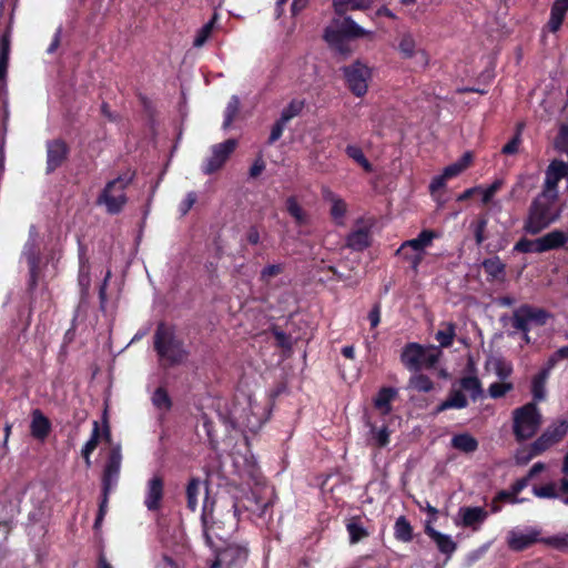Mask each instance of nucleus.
I'll return each instance as SVG.
<instances>
[{
    "label": "nucleus",
    "instance_id": "6e6d98bb",
    "mask_svg": "<svg viewBox=\"0 0 568 568\" xmlns=\"http://www.w3.org/2000/svg\"><path fill=\"white\" fill-rule=\"evenodd\" d=\"M487 224L488 220L485 216H480L476 222L473 223L474 237L477 245H481L486 240Z\"/></svg>",
    "mask_w": 568,
    "mask_h": 568
},
{
    "label": "nucleus",
    "instance_id": "a18cd8bd",
    "mask_svg": "<svg viewBox=\"0 0 568 568\" xmlns=\"http://www.w3.org/2000/svg\"><path fill=\"white\" fill-rule=\"evenodd\" d=\"M305 108V100L293 99L281 112L282 121L290 122L300 115Z\"/></svg>",
    "mask_w": 568,
    "mask_h": 568
},
{
    "label": "nucleus",
    "instance_id": "e2e57ef3",
    "mask_svg": "<svg viewBox=\"0 0 568 568\" xmlns=\"http://www.w3.org/2000/svg\"><path fill=\"white\" fill-rule=\"evenodd\" d=\"M197 201V195L194 191L189 192L184 200L179 204V212L182 216L186 215Z\"/></svg>",
    "mask_w": 568,
    "mask_h": 568
},
{
    "label": "nucleus",
    "instance_id": "49530a36",
    "mask_svg": "<svg viewBox=\"0 0 568 568\" xmlns=\"http://www.w3.org/2000/svg\"><path fill=\"white\" fill-rule=\"evenodd\" d=\"M240 99L237 95H232L227 102V105L224 111V121H223V128H229L235 118L239 114L240 111Z\"/></svg>",
    "mask_w": 568,
    "mask_h": 568
},
{
    "label": "nucleus",
    "instance_id": "58836bf2",
    "mask_svg": "<svg viewBox=\"0 0 568 568\" xmlns=\"http://www.w3.org/2000/svg\"><path fill=\"white\" fill-rule=\"evenodd\" d=\"M444 329L437 331L435 339L439 343L440 347L447 348L453 345L456 336V324L453 322L443 323Z\"/></svg>",
    "mask_w": 568,
    "mask_h": 568
},
{
    "label": "nucleus",
    "instance_id": "dca6fc26",
    "mask_svg": "<svg viewBox=\"0 0 568 568\" xmlns=\"http://www.w3.org/2000/svg\"><path fill=\"white\" fill-rule=\"evenodd\" d=\"M163 498L164 479L160 475H154L146 483L143 504L149 511L155 513L162 508Z\"/></svg>",
    "mask_w": 568,
    "mask_h": 568
},
{
    "label": "nucleus",
    "instance_id": "603ef678",
    "mask_svg": "<svg viewBox=\"0 0 568 568\" xmlns=\"http://www.w3.org/2000/svg\"><path fill=\"white\" fill-rule=\"evenodd\" d=\"M284 264L282 263L270 264L262 268L260 273V281L262 283L268 284L273 277L282 274L284 272Z\"/></svg>",
    "mask_w": 568,
    "mask_h": 568
},
{
    "label": "nucleus",
    "instance_id": "4be33fe9",
    "mask_svg": "<svg viewBox=\"0 0 568 568\" xmlns=\"http://www.w3.org/2000/svg\"><path fill=\"white\" fill-rule=\"evenodd\" d=\"M567 11L568 0H555L550 8V17L547 22V28L550 32L556 33L561 28Z\"/></svg>",
    "mask_w": 568,
    "mask_h": 568
},
{
    "label": "nucleus",
    "instance_id": "6e6552de",
    "mask_svg": "<svg viewBox=\"0 0 568 568\" xmlns=\"http://www.w3.org/2000/svg\"><path fill=\"white\" fill-rule=\"evenodd\" d=\"M439 351L428 352L418 343H407L400 354L402 364L410 372L417 373L424 367H434L439 359Z\"/></svg>",
    "mask_w": 568,
    "mask_h": 568
},
{
    "label": "nucleus",
    "instance_id": "0e129e2a",
    "mask_svg": "<svg viewBox=\"0 0 568 568\" xmlns=\"http://www.w3.org/2000/svg\"><path fill=\"white\" fill-rule=\"evenodd\" d=\"M556 148L562 152L568 154V125L562 124L559 129Z\"/></svg>",
    "mask_w": 568,
    "mask_h": 568
},
{
    "label": "nucleus",
    "instance_id": "f3484780",
    "mask_svg": "<svg viewBox=\"0 0 568 568\" xmlns=\"http://www.w3.org/2000/svg\"><path fill=\"white\" fill-rule=\"evenodd\" d=\"M568 174V164L560 160H552L546 170L544 189L550 196H557V186L561 179Z\"/></svg>",
    "mask_w": 568,
    "mask_h": 568
},
{
    "label": "nucleus",
    "instance_id": "8fccbe9b",
    "mask_svg": "<svg viewBox=\"0 0 568 568\" xmlns=\"http://www.w3.org/2000/svg\"><path fill=\"white\" fill-rule=\"evenodd\" d=\"M505 181L503 179H496L490 185H488L486 189L481 187V202L484 205H488L491 203L494 196L500 189L504 186Z\"/></svg>",
    "mask_w": 568,
    "mask_h": 568
},
{
    "label": "nucleus",
    "instance_id": "20e7f679",
    "mask_svg": "<svg viewBox=\"0 0 568 568\" xmlns=\"http://www.w3.org/2000/svg\"><path fill=\"white\" fill-rule=\"evenodd\" d=\"M211 550L213 557L206 560V568H244L250 558L246 540L223 541Z\"/></svg>",
    "mask_w": 568,
    "mask_h": 568
},
{
    "label": "nucleus",
    "instance_id": "aec40b11",
    "mask_svg": "<svg viewBox=\"0 0 568 568\" xmlns=\"http://www.w3.org/2000/svg\"><path fill=\"white\" fill-rule=\"evenodd\" d=\"M372 244V233L369 226L358 227L349 232L346 236V246L355 252H363Z\"/></svg>",
    "mask_w": 568,
    "mask_h": 568
},
{
    "label": "nucleus",
    "instance_id": "4468645a",
    "mask_svg": "<svg viewBox=\"0 0 568 568\" xmlns=\"http://www.w3.org/2000/svg\"><path fill=\"white\" fill-rule=\"evenodd\" d=\"M47 149V165L45 173L51 174L61 168L70 155V146L63 139L48 140L45 143Z\"/></svg>",
    "mask_w": 568,
    "mask_h": 568
},
{
    "label": "nucleus",
    "instance_id": "4c0bfd02",
    "mask_svg": "<svg viewBox=\"0 0 568 568\" xmlns=\"http://www.w3.org/2000/svg\"><path fill=\"white\" fill-rule=\"evenodd\" d=\"M549 377L545 372H538L531 381V394L534 402H541L546 398V383Z\"/></svg>",
    "mask_w": 568,
    "mask_h": 568
},
{
    "label": "nucleus",
    "instance_id": "393cba45",
    "mask_svg": "<svg viewBox=\"0 0 568 568\" xmlns=\"http://www.w3.org/2000/svg\"><path fill=\"white\" fill-rule=\"evenodd\" d=\"M468 406V399L462 389H452L445 400L437 407L436 413H442L447 409H463Z\"/></svg>",
    "mask_w": 568,
    "mask_h": 568
},
{
    "label": "nucleus",
    "instance_id": "6ab92c4d",
    "mask_svg": "<svg viewBox=\"0 0 568 568\" xmlns=\"http://www.w3.org/2000/svg\"><path fill=\"white\" fill-rule=\"evenodd\" d=\"M568 242V232L554 230L537 239L538 253L561 248Z\"/></svg>",
    "mask_w": 568,
    "mask_h": 568
},
{
    "label": "nucleus",
    "instance_id": "72a5a7b5",
    "mask_svg": "<svg viewBox=\"0 0 568 568\" xmlns=\"http://www.w3.org/2000/svg\"><path fill=\"white\" fill-rule=\"evenodd\" d=\"M462 390L468 392L475 402L483 396V386L477 376H464L459 379Z\"/></svg>",
    "mask_w": 568,
    "mask_h": 568
},
{
    "label": "nucleus",
    "instance_id": "1a4fd4ad",
    "mask_svg": "<svg viewBox=\"0 0 568 568\" xmlns=\"http://www.w3.org/2000/svg\"><path fill=\"white\" fill-rule=\"evenodd\" d=\"M550 317L551 314L545 308L521 304L513 312L511 326L527 335L532 326H544Z\"/></svg>",
    "mask_w": 568,
    "mask_h": 568
},
{
    "label": "nucleus",
    "instance_id": "e433bc0d",
    "mask_svg": "<svg viewBox=\"0 0 568 568\" xmlns=\"http://www.w3.org/2000/svg\"><path fill=\"white\" fill-rule=\"evenodd\" d=\"M17 526L16 515L12 513L11 505H6L2 508L1 515H0V529H2L4 535V540L9 538L11 532Z\"/></svg>",
    "mask_w": 568,
    "mask_h": 568
},
{
    "label": "nucleus",
    "instance_id": "bb28decb",
    "mask_svg": "<svg viewBox=\"0 0 568 568\" xmlns=\"http://www.w3.org/2000/svg\"><path fill=\"white\" fill-rule=\"evenodd\" d=\"M398 392L394 387H382L374 398V406L382 414L387 415L392 412V402L396 398Z\"/></svg>",
    "mask_w": 568,
    "mask_h": 568
},
{
    "label": "nucleus",
    "instance_id": "c9c22d12",
    "mask_svg": "<svg viewBox=\"0 0 568 568\" xmlns=\"http://www.w3.org/2000/svg\"><path fill=\"white\" fill-rule=\"evenodd\" d=\"M394 536L397 540L403 542H409L413 539V527L405 516H400L396 519Z\"/></svg>",
    "mask_w": 568,
    "mask_h": 568
},
{
    "label": "nucleus",
    "instance_id": "5701e85b",
    "mask_svg": "<svg viewBox=\"0 0 568 568\" xmlns=\"http://www.w3.org/2000/svg\"><path fill=\"white\" fill-rule=\"evenodd\" d=\"M437 236V233L433 230H423L417 237L405 241L397 250V253H403L407 247H410L416 252H422L428 247Z\"/></svg>",
    "mask_w": 568,
    "mask_h": 568
},
{
    "label": "nucleus",
    "instance_id": "f03ea898",
    "mask_svg": "<svg viewBox=\"0 0 568 568\" xmlns=\"http://www.w3.org/2000/svg\"><path fill=\"white\" fill-rule=\"evenodd\" d=\"M215 499L209 494V487L205 486V496L202 506L201 523L205 544L212 549L222 545L223 541L232 540L231 532L233 523L226 525L224 520L214 515Z\"/></svg>",
    "mask_w": 568,
    "mask_h": 568
},
{
    "label": "nucleus",
    "instance_id": "c756f323",
    "mask_svg": "<svg viewBox=\"0 0 568 568\" xmlns=\"http://www.w3.org/2000/svg\"><path fill=\"white\" fill-rule=\"evenodd\" d=\"M478 445V440L468 433L457 434L452 438V446L466 454L476 452Z\"/></svg>",
    "mask_w": 568,
    "mask_h": 568
},
{
    "label": "nucleus",
    "instance_id": "f8f14e48",
    "mask_svg": "<svg viewBox=\"0 0 568 568\" xmlns=\"http://www.w3.org/2000/svg\"><path fill=\"white\" fill-rule=\"evenodd\" d=\"M237 141L235 139H227L222 143L214 144L211 149L212 155L202 165V172L206 175H211L220 171L235 151Z\"/></svg>",
    "mask_w": 568,
    "mask_h": 568
},
{
    "label": "nucleus",
    "instance_id": "423d86ee",
    "mask_svg": "<svg viewBox=\"0 0 568 568\" xmlns=\"http://www.w3.org/2000/svg\"><path fill=\"white\" fill-rule=\"evenodd\" d=\"M568 433V420L558 419L551 423L542 434L532 442L527 449L517 453V463L527 464L530 459L541 455L551 446L558 444L564 439Z\"/></svg>",
    "mask_w": 568,
    "mask_h": 568
},
{
    "label": "nucleus",
    "instance_id": "412c9836",
    "mask_svg": "<svg viewBox=\"0 0 568 568\" xmlns=\"http://www.w3.org/2000/svg\"><path fill=\"white\" fill-rule=\"evenodd\" d=\"M458 515L462 518V525L464 527H471L474 530H477V526L481 525L488 514L481 507H460Z\"/></svg>",
    "mask_w": 568,
    "mask_h": 568
},
{
    "label": "nucleus",
    "instance_id": "a211bd4d",
    "mask_svg": "<svg viewBox=\"0 0 568 568\" xmlns=\"http://www.w3.org/2000/svg\"><path fill=\"white\" fill-rule=\"evenodd\" d=\"M397 50L402 59H413L416 55H420L423 64H428V54L425 50L417 48L416 41L409 32H405L400 36Z\"/></svg>",
    "mask_w": 568,
    "mask_h": 568
},
{
    "label": "nucleus",
    "instance_id": "39448f33",
    "mask_svg": "<svg viewBox=\"0 0 568 568\" xmlns=\"http://www.w3.org/2000/svg\"><path fill=\"white\" fill-rule=\"evenodd\" d=\"M135 172L130 170L109 181L97 199L99 205H104L109 214H119L128 203L126 189L133 182Z\"/></svg>",
    "mask_w": 568,
    "mask_h": 568
},
{
    "label": "nucleus",
    "instance_id": "de8ad7c7",
    "mask_svg": "<svg viewBox=\"0 0 568 568\" xmlns=\"http://www.w3.org/2000/svg\"><path fill=\"white\" fill-rule=\"evenodd\" d=\"M23 255L26 256L28 267L40 266L41 254L37 244L33 241L26 243Z\"/></svg>",
    "mask_w": 568,
    "mask_h": 568
},
{
    "label": "nucleus",
    "instance_id": "5fc2aeb1",
    "mask_svg": "<svg viewBox=\"0 0 568 568\" xmlns=\"http://www.w3.org/2000/svg\"><path fill=\"white\" fill-rule=\"evenodd\" d=\"M542 544L550 546L560 551H567L568 550V534L546 537L542 539Z\"/></svg>",
    "mask_w": 568,
    "mask_h": 568
},
{
    "label": "nucleus",
    "instance_id": "774afa93",
    "mask_svg": "<svg viewBox=\"0 0 568 568\" xmlns=\"http://www.w3.org/2000/svg\"><path fill=\"white\" fill-rule=\"evenodd\" d=\"M496 500H501V503H509V504H520L524 503V498H518L515 493H513L511 489L509 490H500L496 494Z\"/></svg>",
    "mask_w": 568,
    "mask_h": 568
},
{
    "label": "nucleus",
    "instance_id": "864d4df0",
    "mask_svg": "<svg viewBox=\"0 0 568 568\" xmlns=\"http://www.w3.org/2000/svg\"><path fill=\"white\" fill-rule=\"evenodd\" d=\"M521 126L523 124L517 125L516 133L501 149V153L505 155H513L518 152V148L521 143Z\"/></svg>",
    "mask_w": 568,
    "mask_h": 568
},
{
    "label": "nucleus",
    "instance_id": "9d476101",
    "mask_svg": "<svg viewBox=\"0 0 568 568\" xmlns=\"http://www.w3.org/2000/svg\"><path fill=\"white\" fill-rule=\"evenodd\" d=\"M342 72L348 90L355 97L362 98L367 93L372 70L366 64L356 60L352 64L343 67Z\"/></svg>",
    "mask_w": 568,
    "mask_h": 568
},
{
    "label": "nucleus",
    "instance_id": "4d7b16f0",
    "mask_svg": "<svg viewBox=\"0 0 568 568\" xmlns=\"http://www.w3.org/2000/svg\"><path fill=\"white\" fill-rule=\"evenodd\" d=\"M514 388V385L511 383H493L488 387V394L491 398H501L504 397L508 392H510Z\"/></svg>",
    "mask_w": 568,
    "mask_h": 568
},
{
    "label": "nucleus",
    "instance_id": "13d9d810",
    "mask_svg": "<svg viewBox=\"0 0 568 568\" xmlns=\"http://www.w3.org/2000/svg\"><path fill=\"white\" fill-rule=\"evenodd\" d=\"M532 493L535 496L539 498H557L558 493L556 489V485L554 483H549L542 486H534Z\"/></svg>",
    "mask_w": 568,
    "mask_h": 568
},
{
    "label": "nucleus",
    "instance_id": "bf43d9fd",
    "mask_svg": "<svg viewBox=\"0 0 568 568\" xmlns=\"http://www.w3.org/2000/svg\"><path fill=\"white\" fill-rule=\"evenodd\" d=\"M514 251L519 253H538L537 250V239L529 240L527 237H521L514 246Z\"/></svg>",
    "mask_w": 568,
    "mask_h": 568
},
{
    "label": "nucleus",
    "instance_id": "79ce46f5",
    "mask_svg": "<svg viewBox=\"0 0 568 568\" xmlns=\"http://www.w3.org/2000/svg\"><path fill=\"white\" fill-rule=\"evenodd\" d=\"M270 332L275 338V346L283 349L284 352H292L293 343L290 334L281 329L280 326L273 325L270 327Z\"/></svg>",
    "mask_w": 568,
    "mask_h": 568
},
{
    "label": "nucleus",
    "instance_id": "a19ab883",
    "mask_svg": "<svg viewBox=\"0 0 568 568\" xmlns=\"http://www.w3.org/2000/svg\"><path fill=\"white\" fill-rule=\"evenodd\" d=\"M345 153L347 154L348 158H351L358 165H361L365 172H373L372 163L367 160L363 150L359 146L349 144L346 146Z\"/></svg>",
    "mask_w": 568,
    "mask_h": 568
},
{
    "label": "nucleus",
    "instance_id": "a878e982",
    "mask_svg": "<svg viewBox=\"0 0 568 568\" xmlns=\"http://www.w3.org/2000/svg\"><path fill=\"white\" fill-rule=\"evenodd\" d=\"M426 534L435 541L440 552L450 556L456 550L457 545L450 536L442 534L430 526L426 527Z\"/></svg>",
    "mask_w": 568,
    "mask_h": 568
},
{
    "label": "nucleus",
    "instance_id": "2eb2a0df",
    "mask_svg": "<svg viewBox=\"0 0 568 568\" xmlns=\"http://www.w3.org/2000/svg\"><path fill=\"white\" fill-rule=\"evenodd\" d=\"M544 537H540V530L537 528H528L526 532L511 529L506 537L507 547L515 552L524 551L535 544H542Z\"/></svg>",
    "mask_w": 568,
    "mask_h": 568
},
{
    "label": "nucleus",
    "instance_id": "09e8293b",
    "mask_svg": "<svg viewBox=\"0 0 568 568\" xmlns=\"http://www.w3.org/2000/svg\"><path fill=\"white\" fill-rule=\"evenodd\" d=\"M323 38L324 40L327 42V44L333 49L335 50L337 53H339L343 57H347L351 54L352 50H351V47L348 45L347 43V40L348 39H345L343 37H339V41H334L332 40V38L328 36V31L327 30H324V34H323Z\"/></svg>",
    "mask_w": 568,
    "mask_h": 568
},
{
    "label": "nucleus",
    "instance_id": "ea45409f",
    "mask_svg": "<svg viewBox=\"0 0 568 568\" xmlns=\"http://www.w3.org/2000/svg\"><path fill=\"white\" fill-rule=\"evenodd\" d=\"M481 265L485 273L494 280L499 278L505 274L506 265L501 262L499 256L485 258Z\"/></svg>",
    "mask_w": 568,
    "mask_h": 568
},
{
    "label": "nucleus",
    "instance_id": "37998d69",
    "mask_svg": "<svg viewBox=\"0 0 568 568\" xmlns=\"http://www.w3.org/2000/svg\"><path fill=\"white\" fill-rule=\"evenodd\" d=\"M152 404L158 409L165 410V412H169L173 406L172 399H171L168 390L162 386L158 387L154 390V393L152 395Z\"/></svg>",
    "mask_w": 568,
    "mask_h": 568
},
{
    "label": "nucleus",
    "instance_id": "f257e3e1",
    "mask_svg": "<svg viewBox=\"0 0 568 568\" xmlns=\"http://www.w3.org/2000/svg\"><path fill=\"white\" fill-rule=\"evenodd\" d=\"M153 349L160 367L168 369L184 364L189 356L183 338L178 336L175 327L160 322L153 334Z\"/></svg>",
    "mask_w": 568,
    "mask_h": 568
},
{
    "label": "nucleus",
    "instance_id": "338daca9",
    "mask_svg": "<svg viewBox=\"0 0 568 568\" xmlns=\"http://www.w3.org/2000/svg\"><path fill=\"white\" fill-rule=\"evenodd\" d=\"M495 373L500 379H506L511 375L513 366L503 359H498L495 364Z\"/></svg>",
    "mask_w": 568,
    "mask_h": 568
},
{
    "label": "nucleus",
    "instance_id": "c85d7f7f",
    "mask_svg": "<svg viewBox=\"0 0 568 568\" xmlns=\"http://www.w3.org/2000/svg\"><path fill=\"white\" fill-rule=\"evenodd\" d=\"M325 199L332 202L329 211L332 219L335 221L337 225H343V219L347 212L346 202L331 191H327V195H325Z\"/></svg>",
    "mask_w": 568,
    "mask_h": 568
},
{
    "label": "nucleus",
    "instance_id": "c03bdc74",
    "mask_svg": "<svg viewBox=\"0 0 568 568\" xmlns=\"http://www.w3.org/2000/svg\"><path fill=\"white\" fill-rule=\"evenodd\" d=\"M408 386L417 392L428 393L433 390L434 383L433 381L425 374H415L410 376L408 381Z\"/></svg>",
    "mask_w": 568,
    "mask_h": 568
},
{
    "label": "nucleus",
    "instance_id": "69168bd1",
    "mask_svg": "<svg viewBox=\"0 0 568 568\" xmlns=\"http://www.w3.org/2000/svg\"><path fill=\"white\" fill-rule=\"evenodd\" d=\"M467 169V162H455L453 164L447 165L443 174L446 176L447 180L453 179L457 175H459L463 171Z\"/></svg>",
    "mask_w": 568,
    "mask_h": 568
},
{
    "label": "nucleus",
    "instance_id": "7ed1b4c3",
    "mask_svg": "<svg viewBox=\"0 0 568 568\" xmlns=\"http://www.w3.org/2000/svg\"><path fill=\"white\" fill-rule=\"evenodd\" d=\"M556 201L557 196H550L547 192H540L532 200L524 223V231L527 234H539L557 220Z\"/></svg>",
    "mask_w": 568,
    "mask_h": 568
},
{
    "label": "nucleus",
    "instance_id": "f704fd0d",
    "mask_svg": "<svg viewBox=\"0 0 568 568\" xmlns=\"http://www.w3.org/2000/svg\"><path fill=\"white\" fill-rule=\"evenodd\" d=\"M201 484L202 483H201L200 478L192 477L186 485V489H185L186 507L191 511H195L197 508V505H199L197 497L200 495Z\"/></svg>",
    "mask_w": 568,
    "mask_h": 568
},
{
    "label": "nucleus",
    "instance_id": "7c9ffc66",
    "mask_svg": "<svg viewBox=\"0 0 568 568\" xmlns=\"http://www.w3.org/2000/svg\"><path fill=\"white\" fill-rule=\"evenodd\" d=\"M346 530L348 532L351 544H357L369 535L358 516H354L347 521Z\"/></svg>",
    "mask_w": 568,
    "mask_h": 568
},
{
    "label": "nucleus",
    "instance_id": "473e14b6",
    "mask_svg": "<svg viewBox=\"0 0 568 568\" xmlns=\"http://www.w3.org/2000/svg\"><path fill=\"white\" fill-rule=\"evenodd\" d=\"M219 20V13L214 12L211 19L202 26L193 40V45L195 48H201L204 45V43L209 40V38L212 36L213 30L215 29V24Z\"/></svg>",
    "mask_w": 568,
    "mask_h": 568
},
{
    "label": "nucleus",
    "instance_id": "052dcab7",
    "mask_svg": "<svg viewBox=\"0 0 568 568\" xmlns=\"http://www.w3.org/2000/svg\"><path fill=\"white\" fill-rule=\"evenodd\" d=\"M287 122L282 121L281 118H278L275 123L272 125L270 136L267 139V144L272 145L276 141H278L284 132L285 125Z\"/></svg>",
    "mask_w": 568,
    "mask_h": 568
},
{
    "label": "nucleus",
    "instance_id": "cd10ccee",
    "mask_svg": "<svg viewBox=\"0 0 568 568\" xmlns=\"http://www.w3.org/2000/svg\"><path fill=\"white\" fill-rule=\"evenodd\" d=\"M372 1L373 0H333V8L337 17H343L349 10L368 9Z\"/></svg>",
    "mask_w": 568,
    "mask_h": 568
},
{
    "label": "nucleus",
    "instance_id": "9b49d317",
    "mask_svg": "<svg viewBox=\"0 0 568 568\" xmlns=\"http://www.w3.org/2000/svg\"><path fill=\"white\" fill-rule=\"evenodd\" d=\"M328 31V36L334 41H339V37L348 40L359 39L367 36H372L373 32L365 30L358 26L349 16L344 14L343 17L334 18L332 26L325 28Z\"/></svg>",
    "mask_w": 568,
    "mask_h": 568
},
{
    "label": "nucleus",
    "instance_id": "680f3d73",
    "mask_svg": "<svg viewBox=\"0 0 568 568\" xmlns=\"http://www.w3.org/2000/svg\"><path fill=\"white\" fill-rule=\"evenodd\" d=\"M255 506L251 508L252 513L258 517H264L270 507H272L271 500H263L261 497L253 494Z\"/></svg>",
    "mask_w": 568,
    "mask_h": 568
},
{
    "label": "nucleus",
    "instance_id": "2f4dec72",
    "mask_svg": "<svg viewBox=\"0 0 568 568\" xmlns=\"http://www.w3.org/2000/svg\"><path fill=\"white\" fill-rule=\"evenodd\" d=\"M285 209L287 213L294 219L296 225H306L308 222V215L300 205L296 196L291 195L285 201Z\"/></svg>",
    "mask_w": 568,
    "mask_h": 568
},
{
    "label": "nucleus",
    "instance_id": "ddd939ff",
    "mask_svg": "<svg viewBox=\"0 0 568 568\" xmlns=\"http://www.w3.org/2000/svg\"><path fill=\"white\" fill-rule=\"evenodd\" d=\"M122 463V454L120 446L112 447L109 452L103 474H102V490L103 493H111L116 486Z\"/></svg>",
    "mask_w": 568,
    "mask_h": 568
},
{
    "label": "nucleus",
    "instance_id": "3c124183",
    "mask_svg": "<svg viewBox=\"0 0 568 568\" xmlns=\"http://www.w3.org/2000/svg\"><path fill=\"white\" fill-rule=\"evenodd\" d=\"M100 437H101L100 426H99V423L97 420H94L91 436H90L89 440L84 444V446L81 450V455H91L98 447Z\"/></svg>",
    "mask_w": 568,
    "mask_h": 568
},
{
    "label": "nucleus",
    "instance_id": "b1692460",
    "mask_svg": "<svg viewBox=\"0 0 568 568\" xmlns=\"http://www.w3.org/2000/svg\"><path fill=\"white\" fill-rule=\"evenodd\" d=\"M31 435L37 439H44L51 430V423L48 417L43 415L40 409L32 413V420L30 425Z\"/></svg>",
    "mask_w": 568,
    "mask_h": 568
},
{
    "label": "nucleus",
    "instance_id": "0eeeda50",
    "mask_svg": "<svg viewBox=\"0 0 568 568\" xmlns=\"http://www.w3.org/2000/svg\"><path fill=\"white\" fill-rule=\"evenodd\" d=\"M542 415L535 402L513 410V434L518 443L532 438L539 430Z\"/></svg>",
    "mask_w": 568,
    "mask_h": 568
}]
</instances>
